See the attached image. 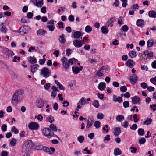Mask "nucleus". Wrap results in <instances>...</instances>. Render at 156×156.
Returning <instances> with one entry per match:
<instances>
[{
  "instance_id": "1",
  "label": "nucleus",
  "mask_w": 156,
  "mask_h": 156,
  "mask_svg": "<svg viewBox=\"0 0 156 156\" xmlns=\"http://www.w3.org/2000/svg\"><path fill=\"white\" fill-rule=\"evenodd\" d=\"M32 141L30 140L27 141L23 146L22 152H25L29 151L32 148Z\"/></svg>"
},
{
  "instance_id": "2",
  "label": "nucleus",
  "mask_w": 156,
  "mask_h": 156,
  "mask_svg": "<svg viewBox=\"0 0 156 156\" xmlns=\"http://www.w3.org/2000/svg\"><path fill=\"white\" fill-rule=\"evenodd\" d=\"M43 134L48 138H50L54 136V132L49 128H45L42 130Z\"/></svg>"
},
{
  "instance_id": "3",
  "label": "nucleus",
  "mask_w": 156,
  "mask_h": 156,
  "mask_svg": "<svg viewBox=\"0 0 156 156\" xmlns=\"http://www.w3.org/2000/svg\"><path fill=\"white\" fill-rule=\"evenodd\" d=\"M50 73L51 71L46 67L43 68L41 70V75L46 78L50 76Z\"/></svg>"
},
{
  "instance_id": "4",
  "label": "nucleus",
  "mask_w": 156,
  "mask_h": 156,
  "mask_svg": "<svg viewBox=\"0 0 156 156\" xmlns=\"http://www.w3.org/2000/svg\"><path fill=\"white\" fill-rule=\"evenodd\" d=\"M44 101L42 99L38 98L36 100V105L37 107L39 108H42L44 106Z\"/></svg>"
},
{
  "instance_id": "5",
  "label": "nucleus",
  "mask_w": 156,
  "mask_h": 156,
  "mask_svg": "<svg viewBox=\"0 0 156 156\" xmlns=\"http://www.w3.org/2000/svg\"><path fill=\"white\" fill-rule=\"evenodd\" d=\"M20 95L16 93H15L12 98V102L14 104H17L19 101H20L21 100L20 99Z\"/></svg>"
},
{
  "instance_id": "6",
  "label": "nucleus",
  "mask_w": 156,
  "mask_h": 156,
  "mask_svg": "<svg viewBox=\"0 0 156 156\" xmlns=\"http://www.w3.org/2000/svg\"><path fill=\"white\" fill-rule=\"evenodd\" d=\"M28 127L31 130H37L39 128V125L36 122H32L29 124Z\"/></svg>"
},
{
  "instance_id": "7",
  "label": "nucleus",
  "mask_w": 156,
  "mask_h": 156,
  "mask_svg": "<svg viewBox=\"0 0 156 156\" xmlns=\"http://www.w3.org/2000/svg\"><path fill=\"white\" fill-rule=\"evenodd\" d=\"M61 61L62 63V66L65 69H67L69 68L68 61L66 58L65 57L62 58Z\"/></svg>"
},
{
  "instance_id": "8",
  "label": "nucleus",
  "mask_w": 156,
  "mask_h": 156,
  "mask_svg": "<svg viewBox=\"0 0 156 156\" xmlns=\"http://www.w3.org/2000/svg\"><path fill=\"white\" fill-rule=\"evenodd\" d=\"M94 121V120L92 116H90L88 117L87 120V124L86 126V128L88 129L93 125Z\"/></svg>"
},
{
  "instance_id": "9",
  "label": "nucleus",
  "mask_w": 156,
  "mask_h": 156,
  "mask_svg": "<svg viewBox=\"0 0 156 156\" xmlns=\"http://www.w3.org/2000/svg\"><path fill=\"white\" fill-rule=\"evenodd\" d=\"M132 102L133 104H137L140 102L141 99L138 96H136L131 98Z\"/></svg>"
},
{
  "instance_id": "10",
  "label": "nucleus",
  "mask_w": 156,
  "mask_h": 156,
  "mask_svg": "<svg viewBox=\"0 0 156 156\" xmlns=\"http://www.w3.org/2000/svg\"><path fill=\"white\" fill-rule=\"evenodd\" d=\"M73 45L76 47L79 48L82 46L83 43L78 40H74L73 41Z\"/></svg>"
},
{
  "instance_id": "11",
  "label": "nucleus",
  "mask_w": 156,
  "mask_h": 156,
  "mask_svg": "<svg viewBox=\"0 0 156 156\" xmlns=\"http://www.w3.org/2000/svg\"><path fill=\"white\" fill-rule=\"evenodd\" d=\"M137 78V76L136 74H133L130 78L131 83L133 84H134L136 83Z\"/></svg>"
},
{
  "instance_id": "12",
  "label": "nucleus",
  "mask_w": 156,
  "mask_h": 156,
  "mask_svg": "<svg viewBox=\"0 0 156 156\" xmlns=\"http://www.w3.org/2000/svg\"><path fill=\"white\" fill-rule=\"evenodd\" d=\"M83 66H81L79 68L77 67L73 66L72 67L73 72L74 74H78L80 71H81L83 69Z\"/></svg>"
},
{
  "instance_id": "13",
  "label": "nucleus",
  "mask_w": 156,
  "mask_h": 156,
  "mask_svg": "<svg viewBox=\"0 0 156 156\" xmlns=\"http://www.w3.org/2000/svg\"><path fill=\"white\" fill-rule=\"evenodd\" d=\"M5 54L9 58H11L14 55V53L11 50H9L7 48H6Z\"/></svg>"
},
{
  "instance_id": "14",
  "label": "nucleus",
  "mask_w": 156,
  "mask_h": 156,
  "mask_svg": "<svg viewBox=\"0 0 156 156\" xmlns=\"http://www.w3.org/2000/svg\"><path fill=\"white\" fill-rule=\"evenodd\" d=\"M39 66L38 64H35L32 65L30 66L31 72L33 73L36 72L38 69V68L39 67Z\"/></svg>"
},
{
  "instance_id": "15",
  "label": "nucleus",
  "mask_w": 156,
  "mask_h": 156,
  "mask_svg": "<svg viewBox=\"0 0 156 156\" xmlns=\"http://www.w3.org/2000/svg\"><path fill=\"white\" fill-rule=\"evenodd\" d=\"M1 28L0 30L1 32L5 33L7 31V29L6 28V25L4 23H2L0 24Z\"/></svg>"
},
{
  "instance_id": "16",
  "label": "nucleus",
  "mask_w": 156,
  "mask_h": 156,
  "mask_svg": "<svg viewBox=\"0 0 156 156\" xmlns=\"http://www.w3.org/2000/svg\"><path fill=\"white\" fill-rule=\"evenodd\" d=\"M82 35V32L80 31H76L73 34V37L76 39L79 38Z\"/></svg>"
},
{
  "instance_id": "17",
  "label": "nucleus",
  "mask_w": 156,
  "mask_h": 156,
  "mask_svg": "<svg viewBox=\"0 0 156 156\" xmlns=\"http://www.w3.org/2000/svg\"><path fill=\"white\" fill-rule=\"evenodd\" d=\"M106 84L105 83L101 82L98 85V88L101 91L104 90L105 88Z\"/></svg>"
},
{
  "instance_id": "18",
  "label": "nucleus",
  "mask_w": 156,
  "mask_h": 156,
  "mask_svg": "<svg viewBox=\"0 0 156 156\" xmlns=\"http://www.w3.org/2000/svg\"><path fill=\"white\" fill-rule=\"evenodd\" d=\"M113 101L115 102H118V103H120L122 101V99L121 97L119 96L117 97L115 95H113Z\"/></svg>"
},
{
  "instance_id": "19",
  "label": "nucleus",
  "mask_w": 156,
  "mask_h": 156,
  "mask_svg": "<svg viewBox=\"0 0 156 156\" xmlns=\"http://www.w3.org/2000/svg\"><path fill=\"white\" fill-rule=\"evenodd\" d=\"M145 24V22L144 20L141 19L138 20L137 21V25L139 27L142 28Z\"/></svg>"
},
{
  "instance_id": "20",
  "label": "nucleus",
  "mask_w": 156,
  "mask_h": 156,
  "mask_svg": "<svg viewBox=\"0 0 156 156\" xmlns=\"http://www.w3.org/2000/svg\"><path fill=\"white\" fill-rule=\"evenodd\" d=\"M27 27L26 26H24L20 27L19 30V33L23 34H26L27 30L26 29L27 28Z\"/></svg>"
},
{
  "instance_id": "21",
  "label": "nucleus",
  "mask_w": 156,
  "mask_h": 156,
  "mask_svg": "<svg viewBox=\"0 0 156 156\" xmlns=\"http://www.w3.org/2000/svg\"><path fill=\"white\" fill-rule=\"evenodd\" d=\"M115 20V19L113 17H111L109 20H108L106 22V25L107 26L109 27V26L111 27H112L113 24L110 25L111 23L113 22Z\"/></svg>"
},
{
  "instance_id": "22",
  "label": "nucleus",
  "mask_w": 156,
  "mask_h": 156,
  "mask_svg": "<svg viewBox=\"0 0 156 156\" xmlns=\"http://www.w3.org/2000/svg\"><path fill=\"white\" fill-rule=\"evenodd\" d=\"M39 148H38L40 150H43L44 151L48 153V154H51V152L48 147H44L41 145L39 146Z\"/></svg>"
},
{
  "instance_id": "23",
  "label": "nucleus",
  "mask_w": 156,
  "mask_h": 156,
  "mask_svg": "<svg viewBox=\"0 0 156 156\" xmlns=\"http://www.w3.org/2000/svg\"><path fill=\"white\" fill-rule=\"evenodd\" d=\"M36 4L35 5L38 7H41L43 5V0H35Z\"/></svg>"
},
{
  "instance_id": "24",
  "label": "nucleus",
  "mask_w": 156,
  "mask_h": 156,
  "mask_svg": "<svg viewBox=\"0 0 156 156\" xmlns=\"http://www.w3.org/2000/svg\"><path fill=\"white\" fill-rule=\"evenodd\" d=\"M29 62L31 64L35 63L37 62V61L35 57L30 56L28 58Z\"/></svg>"
},
{
  "instance_id": "25",
  "label": "nucleus",
  "mask_w": 156,
  "mask_h": 156,
  "mask_svg": "<svg viewBox=\"0 0 156 156\" xmlns=\"http://www.w3.org/2000/svg\"><path fill=\"white\" fill-rule=\"evenodd\" d=\"M121 132V130L119 127L115 128L113 132L115 136H118Z\"/></svg>"
},
{
  "instance_id": "26",
  "label": "nucleus",
  "mask_w": 156,
  "mask_h": 156,
  "mask_svg": "<svg viewBox=\"0 0 156 156\" xmlns=\"http://www.w3.org/2000/svg\"><path fill=\"white\" fill-rule=\"evenodd\" d=\"M148 15L150 17L155 18L156 17V12L154 10L150 11L148 12Z\"/></svg>"
},
{
  "instance_id": "27",
  "label": "nucleus",
  "mask_w": 156,
  "mask_h": 156,
  "mask_svg": "<svg viewBox=\"0 0 156 156\" xmlns=\"http://www.w3.org/2000/svg\"><path fill=\"white\" fill-rule=\"evenodd\" d=\"M46 32V31L44 29H40L38 30L37 32V35L38 36H41Z\"/></svg>"
},
{
  "instance_id": "28",
  "label": "nucleus",
  "mask_w": 156,
  "mask_h": 156,
  "mask_svg": "<svg viewBox=\"0 0 156 156\" xmlns=\"http://www.w3.org/2000/svg\"><path fill=\"white\" fill-rule=\"evenodd\" d=\"M122 154V152L120 149L119 148H115L114 149V154L115 156L121 155Z\"/></svg>"
},
{
  "instance_id": "29",
  "label": "nucleus",
  "mask_w": 156,
  "mask_h": 156,
  "mask_svg": "<svg viewBox=\"0 0 156 156\" xmlns=\"http://www.w3.org/2000/svg\"><path fill=\"white\" fill-rule=\"evenodd\" d=\"M128 55L130 58H133L137 56V54L136 52L131 51L129 52Z\"/></svg>"
},
{
  "instance_id": "30",
  "label": "nucleus",
  "mask_w": 156,
  "mask_h": 156,
  "mask_svg": "<svg viewBox=\"0 0 156 156\" xmlns=\"http://www.w3.org/2000/svg\"><path fill=\"white\" fill-rule=\"evenodd\" d=\"M126 62V65L128 67H132L133 65V62L131 60L129 59Z\"/></svg>"
},
{
  "instance_id": "31",
  "label": "nucleus",
  "mask_w": 156,
  "mask_h": 156,
  "mask_svg": "<svg viewBox=\"0 0 156 156\" xmlns=\"http://www.w3.org/2000/svg\"><path fill=\"white\" fill-rule=\"evenodd\" d=\"M46 121H48L50 123H52L54 121V119L53 116H50L46 118Z\"/></svg>"
},
{
  "instance_id": "32",
  "label": "nucleus",
  "mask_w": 156,
  "mask_h": 156,
  "mask_svg": "<svg viewBox=\"0 0 156 156\" xmlns=\"http://www.w3.org/2000/svg\"><path fill=\"white\" fill-rule=\"evenodd\" d=\"M65 35L63 34L62 35L60 36L59 37L61 39V40L59 41L60 42L61 44L64 43L66 41V39H65Z\"/></svg>"
},
{
  "instance_id": "33",
  "label": "nucleus",
  "mask_w": 156,
  "mask_h": 156,
  "mask_svg": "<svg viewBox=\"0 0 156 156\" xmlns=\"http://www.w3.org/2000/svg\"><path fill=\"white\" fill-rule=\"evenodd\" d=\"M101 31L103 33L106 34L108 32V29L105 26H103L101 28Z\"/></svg>"
},
{
  "instance_id": "34",
  "label": "nucleus",
  "mask_w": 156,
  "mask_h": 156,
  "mask_svg": "<svg viewBox=\"0 0 156 156\" xmlns=\"http://www.w3.org/2000/svg\"><path fill=\"white\" fill-rule=\"evenodd\" d=\"M80 101L82 105H84L86 103V100L84 97H83L80 100Z\"/></svg>"
},
{
  "instance_id": "35",
  "label": "nucleus",
  "mask_w": 156,
  "mask_h": 156,
  "mask_svg": "<svg viewBox=\"0 0 156 156\" xmlns=\"http://www.w3.org/2000/svg\"><path fill=\"white\" fill-rule=\"evenodd\" d=\"M124 117L122 115H119L116 117V120L120 122L124 119Z\"/></svg>"
},
{
  "instance_id": "36",
  "label": "nucleus",
  "mask_w": 156,
  "mask_h": 156,
  "mask_svg": "<svg viewBox=\"0 0 156 156\" xmlns=\"http://www.w3.org/2000/svg\"><path fill=\"white\" fill-rule=\"evenodd\" d=\"M147 47H150L152 46L154 44V41L153 40L151 39L148 40L147 42Z\"/></svg>"
},
{
  "instance_id": "37",
  "label": "nucleus",
  "mask_w": 156,
  "mask_h": 156,
  "mask_svg": "<svg viewBox=\"0 0 156 156\" xmlns=\"http://www.w3.org/2000/svg\"><path fill=\"white\" fill-rule=\"evenodd\" d=\"M138 134L140 136H143L145 133L144 130L142 128H139L138 130Z\"/></svg>"
},
{
  "instance_id": "38",
  "label": "nucleus",
  "mask_w": 156,
  "mask_h": 156,
  "mask_svg": "<svg viewBox=\"0 0 156 156\" xmlns=\"http://www.w3.org/2000/svg\"><path fill=\"white\" fill-rule=\"evenodd\" d=\"M92 105L95 108H98L99 106V104L98 100H95L92 103Z\"/></svg>"
},
{
  "instance_id": "39",
  "label": "nucleus",
  "mask_w": 156,
  "mask_h": 156,
  "mask_svg": "<svg viewBox=\"0 0 156 156\" xmlns=\"http://www.w3.org/2000/svg\"><path fill=\"white\" fill-rule=\"evenodd\" d=\"M49 127L50 128V129L51 130V129L53 131L55 132L57 131V129L55 125L51 124L50 125Z\"/></svg>"
},
{
  "instance_id": "40",
  "label": "nucleus",
  "mask_w": 156,
  "mask_h": 156,
  "mask_svg": "<svg viewBox=\"0 0 156 156\" xmlns=\"http://www.w3.org/2000/svg\"><path fill=\"white\" fill-rule=\"evenodd\" d=\"M47 28H48L49 30L51 31H53L55 29V27L53 25H47L46 26Z\"/></svg>"
},
{
  "instance_id": "41",
  "label": "nucleus",
  "mask_w": 156,
  "mask_h": 156,
  "mask_svg": "<svg viewBox=\"0 0 156 156\" xmlns=\"http://www.w3.org/2000/svg\"><path fill=\"white\" fill-rule=\"evenodd\" d=\"M152 119L151 118H147L144 122V123L145 125H149L152 122Z\"/></svg>"
},
{
  "instance_id": "42",
  "label": "nucleus",
  "mask_w": 156,
  "mask_h": 156,
  "mask_svg": "<svg viewBox=\"0 0 156 156\" xmlns=\"http://www.w3.org/2000/svg\"><path fill=\"white\" fill-rule=\"evenodd\" d=\"M84 140V138L82 136H80L78 137V140L80 143H83Z\"/></svg>"
},
{
  "instance_id": "43",
  "label": "nucleus",
  "mask_w": 156,
  "mask_h": 156,
  "mask_svg": "<svg viewBox=\"0 0 156 156\" xmlns=\"http://www.w3.org/2000/svg\"><path fill=\"white\" fill-rule=\"evenodd\" d=\"M77 61V60L74 58L69 59L68 60V66H69V64L73 65V61Z\"/></svg>"
},
{
  "instance_id": "44",
  "label": "nucleus",
  "mask_w": 156,
  "mask_h": 156,
  "mask_svg": "<svg viewBox=\"0 0 156 156\" xmlns=\"http://www.w3.org/2000/svg\"><path fill=\"white\" fill-rule=\"evenodd\" d=\"M85 31L87 33L90 32L92 31V28L89 25L87 26L85 28Z\"/></svg>"
},
{
  "instance_id": "45",
  "label": "nucleus",
  "mask_w": 156,
  "mask_h": 156,
  "mask_svg": "<svg viewBox=\"0 0 156 156\" xmlns=\"http://www.w3.org/2000/svg\"><path fill=\"white\" fill-rule=\"evenodd\" d=\"M121 29L123 31L126 32L129 29V27L128 26L126 25H124L122 27Z\"/></svg>"
},
{
  "instance_id": "46",
  "label": "nucleus",
  "mask_w": 156,
  "mask_h": 156,
  "mask_svg": "<svg viewBox=\"0 0 156 156\" xmlns=\"http://www.w3.org/2000/svg\"><path fill=\"white\" fill-rule=\"evenodd\" d=\"M16 144V140L14 138L12 139L10 142V144L12 146H14Z\"/></svg>"
},
{
  "instance_id": "47",
  "label": "nucleus",
  "mask_w": 156,
  "mask_h": 156,
  "mask_svg": "<svg viewBox=\"0 0 156 156\" xmlns=\"http://www.w3.org/2000/svg\"><path fill=\"white\" fill-rule=\"evenodd\" d=\"M123 105L124 107L125 108H126L129 106V104L128 101H125L123 102Z\"/></svg>"
},
{
  "instance_id": "48",
  "label": "nucleus",
  "mask_w": 156,
  "mask_h": 156,
  "mask_svg": "<svg viewBox=\"0 0 156 156\" xmlns=\"http://www.w3.org/2000/svg\"><path fill=\"white\" fill-rule=\"evenodd\" d=\"M101 125L100 122L98 121H96L94 123V126L96 128H99Z\"/></svg>"
},
{
  "instance_id": "49",
  "label": "nucleus",
  "mask_w": 156,
  "mask_h": 156,
  "mask_svg": "<svg viewBox=\"0 0 156 156\" xmlns=\"http://www.w3.org/2000/svg\"><path fill=\"white\" fill-rule=\"evenodd\" d=\"M7 126L6 124L2 125L1 127V129L2 131L3 132H5L7 130Z\"/></svg>"
},
{
  "instance_id": "50",
  "label": "nucleus",
  "mask_w": 156,
  "mask_h": 156,
  "mask_svg": "<svg viewBox=\"0 0 156 156\" xmlns=\"http://www.w3.org/2000/svg\"><path fill=\"white\" fill-rule=\"evenodd\" d=\"M120 91L122 92H126L127 90V88L125 86H121L120 88Z\"/></svg>"
},
{
  "instance_id": "51",
  "label": "nucleus",
  "mask_w": 156,
  "mask_h": 156,
  "mask_svg": "<svg viewBox=\"0 0 156 156\" xmlns=\"http://www.w3.org/2000/svg\"><path fill=\"white\" fill-rule=\"evenodd\" d=\"M118 23L120 25H121L122 24V16H120L119 18L118 19Z\"/></svg>"
},
{
  "instance_id": "52",
  "label": "nucleus",
  "mask_w": 156,
  "mask_h": 156,
  "mask_svg": "<svg viewBox=\"0 0 156 156\" xmlns=\"http://www.w3.org/2000/svg\"><path fill=\"white\" fill-rule=\"evenodd\" d=\"M128 125V122L127 121H125L123 123L121 124L122 126L125 128H127Z\"/></svg>"
},
{
  "instance_id": "53",
  "label": "nucleus",
  "mask_w": 156,
  "mask_h": 156,
  "mask_svg": "<svg viewBox=\"0 0 156 156\" xmlns=\"http://www.w3.org/2000/svg\"><path fill=\"white\" fill-rule=\"evenodd\" d=\"M62 104H63V106L64 107H67L69 105V102L66 100L62 102Z\"/></svg>"
},
{
  "instance_id": "54",
  "label": "nucleus",
  "mask_w": 156,
  "mask_h": 156,
  "mask_svg": "<svg viewBox=\"0 0 156 156\" xmlns=\"http://www.w3.org/2000/svg\"><path fill=\"white\" fill-rule=\"evenodd\" d=\"M104 115L102 113H99L97 114V118L100 119H101L103 118Z\"/></svg>"
},
{
  "instance_id": "55",
  "label": "nucleus",
  "mask_w": 156,
  "mask_h": 156,
  "mask_svg": "<svg viewBox=\"0 0 156 156\" xmlns=\"http://www.w3.org/2000/svg\"><path fill=\"white\" fill-rule=\"evenodd\" d=\"M15 93L19 95L20 96L24 93V91L22 90H17Z\"/></svg>"
},
{
  "instance_id": "56",
  "label": "nucleus",
  "mask_w": 156,
  "mask_h": 156,
  "mask_svg": "<svg viewBox=\"0 0 156 156\" xmlns=\"http://www.w3.org/2000/svg\"><path fill=\"white\" fill-rule=\"evenodd\" d=\"M130 148L131 150V152L132 153H136L137 151V149L133 147H130Z\"/></svg>"
},
{
  "instance_id": "57",
  "label": "nucleus",
  "mask_w": 156,
  "mask_h": 156,
  "mask_svg": "<svg viewBox=\"0 0 156 156\" xmlns=\"http://www.w3.org/2000/svg\"><path fill=\"white\" fill-rule=\"evenodd\" d=\"M150 81L152 83L156 85V77L154 78H152L150 79Z\"/></svg>"
},
{
  "instance_id": "58",
  "label": "nucleus",
  "mask_w": 156,
  "mask_h": 156,
  "mask_svg": "<svg viewBox=\"0 0 156 156\" xmlns=\"http://www.w3.org/2000/svg\"><path fill=\"white\" fill-rule=\"evenodd\" d=\"M137 117V114H135L133 115V118H134V122H137L139 121V119Z\"/></svg>"
},
{
  "instance_id": "59",
  "label": "nucleus",
  "mask_w": 156,
  "mask_h": 156,
  "mask_svg": "<svg viewBox=\"0 0 156 156\" xmlns=\"http://www.w3.org/2000/svg\"><path fill=\"white\" fill-rule=\"evenodd\" d=\"M146 141V139L144 138H142L140 139L139 140V142L141 144H144Z\"/></svg>"
},
{
  "instance_id": "60",
  "label": "nucleus",
  "mask_w": 156,
  "mask_h": 156,
  "mask_svg": "<svg viewBox=\"0 0 156 156\" xmlns=\"http://www.w3.org/2000/svg\"><path fill=\"white\" fill-rule=\"evenodd\" d=\"M37 117V119L38 120L40 121H41L43 120V117L41 116V115L40 114H39L37 116H35V118H36Z\"/></svg>"
},
{
  "instance_id": "61",
  "label": "nucleus",
  "mask_w": 156,
  "mask_h": 156,
  "mask_svg": "<svg viewBox=\"0 0 156 156\" xmlns=\"http://www.w3.org/2000/svg\"><path fill=\"white\" fill-rule=\"evenodd\" d=\"M141 87L143 89H146L147 87V84L145 82L142 83L140 84Z\"/></svg>"
},
{
  "instance_id": "62",
  "label": "nucleus",
  "mask_w": 156,
  "mask_h": 156,
  "mask_svg": "<svg viewBox=\"0 0 156 156\" xmlns=\"http://www.w3.org/2000/svg\"><path fill=\"white\" fill-rule=\"evenodd\" d=\"M137 128V125L136 124H134L130 127V128L131 130H135Z\"/></svg>"
},
{
  "instance_id": "63",
  "label": "nucleus",
  "mask_w": 156,
  "mask_h": 156,
  "mask_svg": "<svg viewBox=\"0 0 156 156\" xmlns=\"http://www.w3.org/2000/svg\"><path fill=\"white\" fill-rule=\"evenodd\" d=\"M44 87L46 90H48L50 87V84L49 83H47L44 85Z\"/></svg>"
},
{
  "instance_id": "64",
  "label": "nucleus",
  "mask_w": 156,
  "mask_h": 156,
  "mask_svg": "<svg viewBox=\"0 0 156 156\" xmlns=\"http://www.w3.org/2000/svg\"><path fill=\"white\" fill-rule=\"evenodd\" d=\"M68 19L69 21L73 22L74 20V17L72 15H70L69 16Z\"/></svg>"
}]
</instances>
